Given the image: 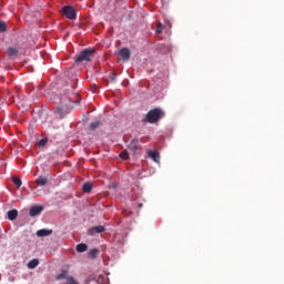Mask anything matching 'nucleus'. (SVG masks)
I'll use <instances>...</instances> for the list:
<instances>
[{
	"instance_id": "1",
	"label": "nucleus",
	"mask_w": 284,
	"mask_h": 284,
	"mask_svg": "<svg viewBox=\"0 0 284 284\" xmlns=\"http://www.w3.org/2000/svg\"><path fill=\"white\" fill-rule=\"evenodd\" d=\"M165 116V111H163V109L161 108H155L150 110L145 118H144V122L145 123H159V121H161V119H163Z\"/></svg>"
},
{
	"instance_id": "2",
	"label": "nucleus",
	"mask_w": 284,
	"mask_h": 284,
	"mask_svg": "<svg viewBox=\"0 0 284 284\" xmlns=\"http://www.w3.org/2000/svg\"><path fill=\"white\" fill-rule=\"evenodd\" d=\"M94 52H95L94 49H84L74 58V61L77 63H81L83 61H90Z\"/></svg>"
},
{
	"instance_id": "3",
	"label": "nucleus",
	"mask_w": 284,
	"mask_h": 284,
	"mask_svg": "<svg viewBox=\"0 0 284 284\" xmlns=\"http://www.w3.org/2000/svg\"><path fill=\"white\" fill-rule=\"evenodd\" d=\"M62 14L70 19L71 21H74L77 19V11L74 10V7L72 6H65L62 8Z\"/></svg>"
},
{
	"instance_id": "4",
	"label": "nucleus",
	"mask_w": 284,
	"mask_h": 284,
	"mask_svg": "<svg viewBox=\"0 0 284 284\" xmlns=\"http://www.w3.org/2000/svg\"><path fill=\"white\" fill-rule=\"evenodd\" d=\"M102 232H105V226H103V225L92 226L88 231V235L89 236H94V234H102Z\"/></svg>"
},
{
	"instance_id": "5",
	"label": "nucleus",
	"mask_w": 284,
	"mask_h": 284,
	"mask_svg": "<svg viewBox=\"0 0 284 284\" xmlns=\"http://www.w3.org/2000/svg\"><path fill=\"white\" fill-rule=\"evenodd\" d=\"M42 212H43V206L34 205V206H31L29 214L30 216H39V214H41Z\"/></svg>"
},
{
	"instance_id": "6",
	"label": "nucleus",
	"mask_w": 284,
	"mask_h": 284,
	"mask_svg": "<svg viewBox=\"0 0 284 284\" xmlns=\"http://www.w3.org/2000/svg\"><path fill=\"white\" fill-rule=\"evenodd\" d=\"M119 54L121 57V59H123V61H130V49L128 48H123L119 51Z\"/></svg>"
},
{
	"instance_id": "7",
	"label": "nucleus",
	"mask_w": 284,
	"mask_h": 284,
	"mask_svg": "<svg viewBox=\"0 0 284 284\" xmlns=\"http://www.w3.org/2000/svg\"><path fill=\"white\" fill-rule=\"evenodd\" d=\"M129 150H131V152H133V154H136V150H139V139H133L129 143Z\"/></svg>"
},
{
	"instance_id": "8",
	"label": "nucleus",
	"mask_w": 284,
	"mask_h": 284,
	"mask_svg": "<svg viewBox=\"0 0 284 284\" xmlns=\"http://www.w3.org/2000/svg\"><path fill=\"white\" fill-rule=\"evenodd\" d=\"M149 156L152 159L155 163H159L161 161V155L156 151H149Z\"/></svg>"
},
{
	"instance_id": "9",
	"label": "nucleus",
	"mask_w": 284,
	"mask_h": 284,
	"mask_svg": "<svg viewBox=\"0 0 284 284\" xmlns=\"http://www.w3.org/2000/svg\"><path fill=\"white\" fill-rule=\"evenodd\" d=\"M36 184H37L39 187H43L44 185H48V178H45V176H39V178L36 180Z\"/></svg>"
},
{
	"instance_id": "10",
	"label": "nucleus",
	"mask_w": 284,
	"mask_h": 284,
	"mask_svg": "<svg viewBox=\"0 0 284 284\" xmlns=\"http://www.w3.org/2000/svg\"><path fill=\"white\" fill-rule=\"evenodd\" d=\"M52 234V230L41 229L37 231V236L43 237V236H50Z\"/></svg>"
},
{
	"instance_id": "11",
	"label": "nucleus",
	"mask_w": 284,
	"mask_h": 284,
	"mask_svg": "<svg viewBox=\"0 0 284 284\" xmlns=\"http://www.w3.org/2000/svg\"><path fill=\"white\" fill-rule=\"evenodd\" d=\"M17 216H19V211L17 210H10L8 212V219L9 221H17Z\"/></svg>"
},
{
	"instance_id": "12",
	"label": "nucleus",
	"mask_w": 284,
	"mask_h": 284,
	"mask_svg": "<svg viewBox=\"0 0 284 284\" xmlns=\"http://www.w3.org/2000/svg\"><path fill=\"white\" fill-rule=\"evenodd\" d=\"M28 267L29 270H34L37 267H39V260L33 258L28 263Z\"/></svg>"
},
{
	"instance_id": "13",
	"label": "nucleus",
	"mask_w": 284,
	"mask_h": 284,
	"mask_svg": "<svg viewBox=\"0 0 284 284\" xmlns=\"http://www.w3.org/2000/svg\"><path fill=\"white\" fill-rule=\"evenodd\" d=\"M77 252H79V253L88 252V244H85V243L78 244Z\"/></svg>"
},
{
	"instance_id": "14",
	"label": "nucleus",
	"mask_w": 284,
	"mask_h": 284,
	"mask_svg": "<svg viewBox=\"0 0 284 284\" xmlns=\"http://www.w3.org/2000/svg\"><path fill=\"white\" fill-rule=\"evenodd\" d=\"M82 190L85 194H90V192H92V184H90V182L84 183Z\"/></svg>"
},
{
	"instance_id": "15",
	"label": "nucleus",
	"mask_w": 284,
	"mask_h": 284,
	"mask_svg": "<svg viewBox=\"0 0 284 284\" xmlns=\"http://www.w3.org/2000/svg\"><path fill=\"white\" fill-rule=\"evenodd\" d=\"M63 278H65V281L70 278V276H68V271H62L61 274L57 275V281H61Z\"/></svg>"
},
{
	"instance_id": "16",
	"label": "nucleus",
	"mask_w": 284,
	"mask_h": 284,
	"mask_svg": "<svg viewBox=\"0 0 284 284\" xmlns=\"http://www.w3.org/2000/svg\"><path fill=\"white\" fill-rule=\"evenodd\" d=\"M19 54V50L17 48H9L8 49V55L9 57H17Z\"/></svg>"
},
{
	"instance_id": "17",
	"label": "nucleus",
	"mask_w": 284,
	"mask_h": 284,
	"mask_svg": "<svg viewBox=\"0 0 284 284\" xmlns=\"http://www.w3.org/2000/svg\"><path fill=\"white\" fill-rule=\"evenodd\" d=\"M45 145H48V138H43L37 143L38 148H45Z\"/></svg>"
},
{
	"instance_id": "18",
	"label": "nucleus",
	"mask_w": 284,
	"mask_h": 284,
	"mask_svg": "<svg viewBox=\"0 0 284 284\" xmlns=\"http://www.w3.org/2000/svg\"><path fill=\"white\" fill-rule=\"evenodd\" d=\"M12 182L18 189L21 187V185H23V182L19 178H13Z\"/></svg>"
},
{
	"instance_id": "19",
	"label": "nucleus",
	"mask_w": 284,
	"mask_h": 284,
	"mask_svg": "<svg viewBox=\"0 0 284 284\" xmlns=\"http://www.w3.org/2000/svg\"><path fill=\"white\" fill-rule=\"evenodd\" d=\"M98 255H99V251L97 248H92L89 251L90 258H94Z\"/></svg>"
},
{
	"instance_id": "20",
	"label": "nucleus",
	"mask_w": 284,
	"mask_h": 284,
	"mask_svg": "<svg viewBox=\"0 0 284 284\" xmlns=\"http://www.w3.org/2000/svg\"><path fill=\"white\" fill-rule=\"evenodd\" d=\"M120 159H123L124 161H128V159H130V153H128V151H122L120 153Z\"/></svg>"
},
{
	"instance_id": "21",
	"label": "nucleus",
	"mask_w": 284,
	"mask_h": 284,
	"mask_svg": "<svg viewBox=\"0 0 284 284\" xmlns=\"http://www.w3.org/2000/svg\"><path fill=\"white\" fill-rule=\"evenodd\" d=\"M101 125V121H94L90 124V130H97Z\"/></svg>"
},
{
	"instance_id": "22",
	"label": "nucleus",
	"mask_w": 284,
	"mask_h": 284,
	"mask_svg": "<svg viewBox=\"0 0 284 284\" xmlns=\"http://www.w3.org/2000/svg\"><path fill=\"white\" fill-rule=\"evenodd\" d=\"M155 32L156 34H161L163 32V26L161 24V22L156 24Z\"/></svg>"
},
{
	"instance_id": "23",
	"label": "nucleus",
	"mask_w": 284,
	"mask_h": 284,
	"mask_svg": "<svg viewBox=\"0 0 284 284\" xmlns=\"http://www.w3.org/2000/svg\"><path fill=\"white\" fill-rule=\"evenodd\" d=\"M67 284H79V282H77V280H74V277H67Z\"/></svg>"
},
{
	"instance_id": "24",
	"label": "nucleus",
	"mask_w": 284,
	"mask_h": 284,
	"mask_svg": "<svg viewBox=\"0 0 284 284\" xmlns=\"http://www.w3.org/2000/svg\"><path fill=\"white\" fill-rule=\"evenodd\" d=\"M7 27H6V22L0 21V32H6Z\"/></svg>"
},
{
	"instance_id": "25",
	"label": "nucleus",
	"mask_w": 284,
	"mask_h": 284,
	"mask_svg": "<svg viewBox=\"0 0 284 284\" xmlns=\"http://www.w3.org/2000/svg\"><path fill=\"white\" fill-rule=\"evenodd\" d=\"M109 77L112 81H116V73L115 72L111 73Z\"/></svg>"
},
{
	"instance_id": "26",
	"label": "nucleus",
	"mask_w": 284,
	"mask_h": 284,
	"mask_svg": "<svg viewBox=\"0 0 284 284\" xmlns=\"http://www.w3.org/2000/svg\"><path fill=\"white\" fill-rule=\"evenodd\" d=\"M123 214L124 216H132V212L128 210L123 211Z\"/></svg>"
},
{
	"instance_id": "27",
	"label": "nucleus",
	"mask_w": 284,
	"mask_h": 284,
	"mask_svg": "<svg viewBox=\"0 0 284 284\" xmlns=\"http://www.w3.org/2000/svg\"><path fill=\"white\" fill-rule=\"evenodd\" d=\"M139 207H143V204H142V203H140V204H139Z\"/></svg>"
}]
</instances>
